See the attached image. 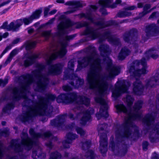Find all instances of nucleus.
I'll return each mask as SVG.
<instances>
[{"instance_id":"nucleus-11","label":"nucleus","mask_w":159,"mask_h":159,"mask_svg":"<svg viewBox=\"0 0 159 159\" xmlns=\"http://www.w3.org/2000/svg\"><path fill=\"white\" fill-rule=\"evenodd\" d=\"M130 86L129 82L124 80L118 81L115 84V87L112 90V96L117 98L121 93L125 92L128 87Z\"/></svg>"},{"instance_id":"nucleus-37","label":"nucleus","mask_w":159,"mask_h":159,"mask_svg":"<svg viewBox=\"0 0 159 159\" xmlns=\"http://www.w3.org/2000/svg\"><path fill=\"white\" fill-rule=\"evenodd\" d=\"M85 156L89 159H94V155L93 152L91 150H88L86 152Z\"/></svg>"},{"instance_id":"nucleus-24","label":"nucleus","mask_w":159,"mask_h":159,"mask_svg":"<svg viewBox=\"0 0 159 159\" xmlns=\"http://www.w3.org/2000/svg\"><path fill=\"white\" fill-rule=\"evenodd\" d=\"M10 146L11 148L13 149L16 152H21L23 150L22 146L16 140H12L11 141Z\"/></svg>"},{"instance_id":"nucleus-43","label":"nucleus","mask_w":159,"mask_h":159,"mask_svg":"<svg viewBox=\"0 0 159 159\" xmlns=\"http://www.w3.org/2000/svg\"><path fill=\"white\" fill-rule=\"evenodd\" d=\"M74 61L73 60H71L68 62V68L71 70H73L74 67Z\"/></svg>"},{"instance_id":"nucleus-30","label":"nucleus","mask_w":159,"mask_h":159,"mask_svg":"<svg viewBox=\"0 0 159 159\" xmlns=\"http://www.w3.org/2000/svg\"><path fill=\"white\" fill-rule=\"evenodd\" d=\"M49 159H62V155L57 151L53 152L51 153Z\"/></svg>"},{"instance_id":"nucleus-20","label":"nucleus","mask_w":159,"mask_h":159,"mask_svg":"<svg viewBox=\"0 0 159 159\" xmlns=\"http://www.w3.org/2000/svg\"><path fill=\"white\" fill-rule=\"evenodd\" d=\"M159 80V73L156 74L154 77L146 81V87L150 88L154 87L157 84V82Z\"/></svg>"},{"instance_id":"nucleus-57","label":"nucleus","mask_w":159,"mask_h":159,"mask_svg":"<svg viewBox=\"0 0 159 159\" xmlns=\"http://www.w3.org/2000/svg\"><path fill=\"white\" fill-rule=\"evenodd\" d=\"M46 145L50 149H51L52 148V147L53 146L52 143L50 141H49L48 143H46Z\"/></svg>"},{"instance_id":"nucleus-18","label":"nucleus","mask_w":159,"mask_h":159,"mask_svg":"<svg viewBox=\"0 0 159 159\" xmlns=\"http://www.w3.org/2000/svg\"><path fill=\"white\" fill-rule=\"evenodd\" d=\"M42 12V9L36 10L33 13V14L28 18H24L23 19V22L25 25H28L31 23L34 19L39 18L40 14Z\"/></svg>"},{"instance_id":"nucleus-36","label":"nucleus","mask_w":159,"mask_h":159,"mask_svg":"<svg viewBox=\"0 0 159 159\" xmlns=\"http://www.w3.org/2000/svg\"><path fill=\"white\" fill-rule=\"evenodd\" d=\"M134 101V98L129 95H127L126 96V101L127 105L131 106L133 104Z\"/></svg>"},{"instance_id":"nucleus-35","label":"nucleus","mask_w":159,"mask_h":159,"mask_svg":"<svg viewBox=\"0 0 159 159\" xmlns=\"http://www.w3.org/2000/svg\"><path fill=\"white\" fill-rule=\"evenodd\" d=\"M36 45V42H28L26 43V48L27 50H29L34 48Z\"/></svg>"},{"instance_id":"nucleus-15","label":"nucleus","mask_w":159,"mask_h":159,"mask_svg":"<svg viewBox=\"0 0 159 159\" xmlns=\"http://www.w3.org/2000/svg\"><path fill=\"white\" fill-rule=\"evenodd\" d=\"M66 117V114L57 116L55 119L51 120V125L55 127H62L64 125Z\"/></svg>"},{"instance_id":"nucleus-1","label":"nucleus","mask_w":159,"mask_h":159,"mask_svg":"<svg viewBox=\"0 0 159 159\" xmlns=\"http://www.w3.org/2000/svg\"><path fill=\"white\" fill-rule=\"evenodd\" d=\"M37 66V69L32 71V75L27 74L20 76L18 78L20 86L14 88L12 90L13 100L17 101L23 98L24 100L22 105L25 108L28 107V111L24 114L22 117L24 121L32 120V117L36 116L45 115L49 117L53 116V107L50 105V102L55 100L56 95L48 94L46 95L45 98L38 95V101L34 103L27 98V94L29 92L30 85L35 79L38 80L35 90L39 92L44 91L49 83L48 75L60 74L62 71L63 66L60 63L49 66L47 71L43 65L38 64Z\"/></svg>"},{"instance_id":"nucleus-51","label":"nucleus","mask_w":159,"mask_h":159,"mask_svg":"<svg viewBox=\"0 0 159 159\" xmlns=\"http://www.w3.org/2000/svg\"><path fill=\"white\" fill-rule=\"evenodd\" d=\"M63 89L65 91H69L72 90V88L68 85H66L63 86Z\"/></svg>"},{"instance_id":"nucleus-32","label":"nucleus","mask_w":159,"mask_h":159,"mask_svg":"<svg viewBox=\"0 0 159 159\" xmlns=\"http://www.w3.org/2000/svg\"><path fill=\"white\" fill-rule=\"evenodd\" d=\"M14 107V104L13 103L11 102L8 103L3 108L2 111L4 113H6L8 111L10 110L11 109H13Z\"/></svg>"},{"instance_id":"nucleus-64","label":"nucleus","mask_w":159,"mask_h":159,"mask_svg":"<svg viewBox=\"0 0 159 159\" xmlns=\"http://www.w3.org/2000/svg\"><path fill=\"white\" fill-rule=\"evenodd\" d=\"M10 2V1L8 0L6 2H2V3L1 4H0V7H2V6L5 5H6V4L8 3L9 2Z\"/></svg>"},{"instance_id":"nucleus-38","label":"nucleus","mask_w":159,"mask_h":159,"mask_svg":"<svg viewBox=\"0 0 159 159\" xmlns=\"http://www.w3.org/2000/svg\"><path fill=\"white\" fill-rule=\"evenodd\" d=\"M72 143L69 140H67V139H66L63 141L62 144L64 148H70V144Z\"/></svg>"},{"instance_id":"nucleus-54","label":"nucleus","mask_w":159,"mask_h":159,"mask_svg":"<svg viewBox=\"0 0 159 159\" xmlns=\"http://www.w3.org/2000/svg\"><path fill=\"white\" fill-rule=\"evenodd\" d=\"M147 14L148 13H146V12H144V11H143L142 12H140L138 16V18L139 19L142 18Z\"/></svg>"},{"instance_id":"nucleus-60","label":"nucleus","mask_w":159,"mask_h":159,"mask_svg":"<svg viewBox=\"0 0 159 159\" xmlns=\"http://www.w3.org/2000/svg\"><path fill=\"white\" fill-rule=\"evenodd\" d=\"M152 159H159V155L157 154L154 152L153 155Z\"/></svg>"},{"instance_id":"nucleus-61","label":"nucleus","mask_w":159,"mask_h":159,"mask_svg":"<svg viewBox=\"0 0 159 159\" xmlns=\"http://www.w3.org/2000/svg\"><path fill=\"white\" fill-rule=\"evenodd\" d=\"M2 135L5 136V137L9 135V133L8 131H6L5 130H4L2 131Z\"/></svg>"},{"instance_id":"nucleus-6","label":"nucleus","mask_w":159,"mask_h":159,"mask_svg":"<svg viewBox=\"0 0 159 159\" xmlns=\"http://www.w3.org/2000/svg\"><path fill=\"white\" fill-rule=\"evenodd\" d=\"M95 25L99 27L98 29H95L93 27H89L88 23L84 21L83 22L78 23L75 25L76 28H80L83 27H86V29L85 31V34L89 35L93 39L99 38V42L101 43L105 39H107L109 42L113 37L111 33L109 30H105L101 34L98 30L99 29L104 28L111 26L112 25H117L116 22L115 20H111L105 22L103 19L100 21H98L95 23Z\"/></svg>"},{"instance_id":"nucleus-49","label":"nucleus","mask_w":159,"mask_h":159,"mask_svg":"<svg viewBox=\"0 0 159 159\" xmlns=\"http://www.w3.org/2000/svg\"><path fill=\"white\" fill-rule=\"evenodd\" d=\"M18 52V50L17 49H15L11 52L9 55L13 57L17 54Z\"/></svg>"},{"instance_id":"nucleus-9","label":"nucleus","mask_w":159,"mask_h":159,"mask_svg":"<svg viewBox=\"0 0 159 159\" xmlns=\"http://www.w3.org/2000/svg\"><path fill=\"white\" fill-rule=\"evenodd\" d=\"M154 118L152 114H147L143 119L142 121L144 126L150 130L149 139L151 143L159 141V123L153 125Z\"/></svg>"},{"instance_id":"nucleus-31","label":"nucleus","mask_w":159,"mask_h":159,"mask_svg":"<svg viewBox=\"0 0 159 159\" xmlns=\"http://www.w3.org/2000/svg\"><path fill=\"white\" fill-rule=\"evenodd\" d=\"M66 139L67 140L72 142V141L78 138V135L72 133H69L66 135Z\"/></svg>"},{"instance_id":"nucleus-40","label":"nucleus","mask_w":159,"mask_h":159,"mask_svg":"<svg viewBox=\"0 0 159 159\" xmlns=\"http://www.w3.org/2000/svg\"><path fill=\"white\" fill-rule=\"evenodd\" d=\"M158 17H159V12L157 11L154 12L152 13L149 17L148 19H155Z\"/></svg>"},{"instance_id":"nucleus-45","label":"nucleus","mask_w":159,"mask_h":159,"mask_svg":"<svg viewBox=\"0 0 159 159\" xmlns=\"http://www.w3.org/2000/svg\"><path fill=\"white\" fill-rule=\"evenodd\" d=\"M101 7L99 11L101 12L102 14V15H106L108 14L107 12V11L106 9H105V7L101 6Z\"/></svg>"},{"instance_id":"nucleus-62","label":"nucleus","mask_w":159,"mask_h":159,"mask_svg":"<svg viewBox=\"0 0 159 159\" xmlns=\"http://www.w3.org/2000/svg\"><path fill=\"white\" fill-rule=\"evenodd\" d=\"M75 126V124L74 123H72L68 125V127L70 129H72Z\"/></svg>"},{"instance_id":"nucleus-63","label":"nucleus","mask_w":159,"mask_h":159,"mask_svg":"<svg viewBox=\"0 0 159 159\" xmlns=\"http://www.w3.org/2000/svg\"><path fill=\"white\" fill-rule=\"evenodd\" d=\"M2 85L4 87L8 83V80L7 79H5L4 80H2Z\"/></svg>"},{"instance_id":"nucleus-7","label":"nucleus","mask_w":159,"mask_h":159,"mask_svg":"<svg viewBox=\"0 0 159 159\" xmlns=\"http://www.w3.org/2000/svg\"><path fill=\"white\" fill-rule=\"evenodd\" d=\"M29 133L33 139H31L28 136L27 133L23 132L21 135V143L22 145L26 147L27 150H30L34 145H37L38 143L36 140L35 141L33 139H37L40 138L43 139H48L54 141H57V139L56 137L53 136L50 132H47L43 134L36 133L33 129H30Z\"/></svg>"},{"instance_id":"nucleus-33","label":"nucleus","mask_w":159,"mask_h":159,"mask_svg":"<svg viewBox=\"0 0 159 159\" xmlns=\"http://www.w3.org/2000/svg\"><path fill=\"white\" fill-rule=\"evenodd\" d=\"M7 25V23L6 22L3 23L1 28L3 29H6L8 30H12V27L13 25V22H11L8 25Z\"/></svg>"},{"instance_id":"nucleus-58","label":"nucleus","mask_w":159,"mask_h":159,"mask_svg":"<svg viewBox=\"0 0 159 159\" xmlns=\"http://www.w3.org/2000/svg\"><path fill=\"white\" fill-rule=\"evenodd\" d=\"M68 116L71 120H73L76 119V117L74 116L73 114L71 113H70L68 115Z\"/></svg>"},{"instance_id":"nucleus-27","label":"nucleus","mask_w":159,"mask_h":159,"mask_svg":"<svg viewBox=\"0 0 159 159\" xmlns=\"http://www.w3.org/2000/svg\"><path fill=\"white\" fill-rule=\"evenodd\" d=\"M23 23V19H20L17 20L15 22V24L13 22V25L12 26V31H16L18 30L20 27Z\"/></svg>"},{"instance_id":"nucleus-34","label":"nucleus","mask_w":159,"mask_h":159,"mask_svg":"<svg viewBox=\"0 0 159 159\" xmlns=\"http://www.w3.org/2000/svg\"><path fill=\"white\" fill-rule=\"evenodd\" d=\"M109 42L114 45L120 46L121 45V42L119 39L116 38L112 37V39Z\"/></svg>"},{"instance_id":"nucleus-46","label":"nucleus","mask_w":159,"mask_h":159,"mask_svg":"<svg viewBox=\"0 0 159 159\" xmlns=\"http://www.w3.org/2000/svg\"><path fill=\"white\" fill-rule=\"evenodd\" d=\"M151 7V6L149 4H146L145 5L143 8V11L148 13L150 12V11H148Z\"/></svg>"},{"instance_id":"nucleus-28","label":"nucleus","mask_w":159,"mask_h":159,"mask_svg":"<svg viewBox=\"0 0 159 159\" xmlns=\"http://www.w3.org/2000/svg\"><path fill=\"white\" fill-rule=\"evenodd\" d=\"M132 15V13L130 11H121L119 12L116 16V17H119L122 18L126 16H129Z\"/></svg>"},{"instance_id":"nucleus-50","label":"nucleus","mask_w":159,"mask_h":159,"mask_svg":"<svg viewBox=\"0 0 159 159\" xmlns=\"http://www.w3.org/2000/svg\"><path fill=\"white\" fill-rule=\"evenodd\" d=\"M148 143L147 141H144L143 143V150L146 151L148 149Z\"/></svg>"},{"instance_id":"nucleus-59","label":"nucleus","mask_w":159,"mask_h":159,"mask_svg":"<svg viewBox=\"0 0 159 159\" xmlns=\"http://www.w3.org/2000/svg\"><path fill=\"white\" fill-rule=\"evenodd\" d=\"M50 10L49 8L45 7L44 9V15L45 16H47L48 14V12Z\"/></svg>"},{"instance_id":"nucleus-10","label":"nucleus","mask_w":159,"mask_h":159,"mask_svg":"<svg viewBox=\"0 0 159 159\" xmlns=\"http://www.w3.org/2000/svg\"><path fill=\"white\" fill-rule=\"evenodd\" d=\"M107 125L105 123L99 124L98 126V134L100 135V151L102 153H106L107 151V134L104 133V129L107 128Z\"/></svg>"},{"instance_id":"nucleus-55","label":"nucleus","mask_w":159,"mask_h":159,"mask_svg":"<svg viewBox=\"0 0 159 159\" xmlns=\"http://www.w3.org/2000/svg\"><path fill=\"white\" fill-rule=\"evenodd\" d=\"M12 58L13 57H12L10 56L9 55V57L7 58L6 61L5 62L4 64L6 66L8 64L10 63L11 60L12 59Z\"/></svg>"},{"instance_id":"nucleus-4","label":"nucleus","mask_w":159,"mask_h":159,"mask_svg":"<svg viewBox=\"0 0 159 159\" xmlns=\"http://www.w3.org/2000/svg\"><path fill=\"white\" fill-rule=\"evenodd\" d=\"M142 104V101H138L135 103L133 110L129 111L123 104L116 106V109L118 111L122 112L126 115L124 123L120 128L116 130V133L120 134L121 132L124 137L129 138H133L138 136L139 128L133 124L132 121L140 119L141 114L139 110L141 108Z\"/></svg>"},{"instance_id":"nucleus-48","label":"nucleus","mask_w":159,"mask_h":159,"mask_svg":"<svg viewBox=\"0 0 159 159\" xmlns=\"http://www.w3.org/2000/svg\"><path fill=\"white\" fill-rule=\"evenodd\" d=\"M20 39L19 38H17L16 39H14L13 40L12 43L10 44L9 46H11V47H12L14 44H17L18 43L19 41H20Z\"/></svg>"},{"instance_id":"nucleus-8","label":"nucleus","mask_w":159,"mask_h":159,"mask_svg":"<svg viewBox=\"0 0 159 159\" xmlns=\"http://www.w3.org/2000/svg\"><path fill=\"white\" fill-rule=\"evenodd\" d=\"M141 65L143 66L141 69H136L133 65L131 66L129 69V72L136 79V81L133 84V91L137 95H140L142 93L143 86L141 84V81L136 77H139L141 74H145L147 73L146 69L147 67L144 58L142 59Z\"/></svg>"},{"instance_id":"nucleus-42","label":"nucleus","mask_w":159,"mask_h":159,"mask_svg":"<svg viewBox=\"0 0 159 159\" xmlns=\"http://www.w3.org/2000/svg\"><path fill=\"white\" fill-rule=\"evenodd\" d=\"M38 157H40L41 158H44L46 157V154L44 153H42L41 151V148H39L38 149Z\"/></svg>"},{"instance_id":"nucleus-19","label":"nucleus","mask_w":159,"mask_h":159,"mask_svg":"<svg viewBox=\"0 0 159 159\" xmlns=\"http://www.w3.org/2000/svg\"><path fill=\"white\" fill-rule=\"evenodd\" d=\"M97 9V7L94 6L92 5L91 6V7L89 9V11L87 12L86 14L84 13L79 14L77 15V16L80 19L83 17H84L90 21H92L93 20V19L92 18V15L91 13V12L95 11Z\"/></svg>"},{"instance_id":"nucleus-2","label":"nucleus","mask_w":159,"mask_h":159,"mask_svg":"<svg viewBox=\"0 0 159 159\" xmlns=\"http://www.w3.org/2000/svg\"><path fill=\"white\" fill-rule=\"evenodd\" d=\"M85 52L87 56L78 61V63L82 67L87 66L89 62L93 61L90 65L88 72L87 80L90 89L97 90L99 95L95 98V101L101 105L99 112L96 114L98 120L102 117L107 118L109 115L107 111L108 106L102 95L108 89V81L114 79L120 73V68L112 65V61L107 57L102 61L98 58V54L95 48L89 46L86 48Z\"/></svg>"},{"instance_id":"nucleus-21","label":"nucleus","mask_w":159,"mask_h":159,"mask_svg":"<svg viewBox=\"0 0 159 159\" xmlns=\"http://www.w3.org/2000/svg\"><path fill=\"white\" fill-rule=\"evenodd\" d=\"M99 3L105 7L114 8L116 7L115 2H113V0H101L99 1Z\"/></svg>"},{"instance_id":"nucleus-29","label":"nucleus","mask_w":159,"mask_h":159,"mask_svg":"<svg viewBox=\"0 0 159 159\" xmlns=\"http://www.w3.org/2000/svg\"><path fill=\"white\" fill-rule=\"evenodd\" d=\"M81 148L86 151L89 148L91 145V142L90 140H84L81 143Z\"/></svg>"},{"instance_id":"nucleus-22","label":"nucleus","mask_w":159,"mask_h":159,"mask_svg":"<svg viewBox=\"0 0 159 159\" xmlns=\"http://www.w3.org/2000/svg\"><path fill=\"white\" fill-rule=\"evenodd\" d=\"M131 51L127 47L123 48L120 52L118 56L119 60H122L128 56L129 55Z\"/></svg>"},{"instance_id":"nucleus-44","label":"nucleus","mask_w":159,"mask_h":159,"mask_svg":"<svg viewBox=\"0 0 159 159\" xmlns=\"http://www.w3.org/2000/svg\"><path fill=\"white\" fill-rule=\"evenodd\" d=\"M141 60L140 61L136 60L134 61L133 62V66L136 68V69H138V67L141 64Z\"/></svg>"},{"instance_id":"nucleus-52","label":"nucleus","mask_w":159,"mask_h":159,"mask_svg":"<svg viewBox=\"0 0 159 159\" xmlns=\"http://www.w3.org/2000/svg\"><path fill=\"white\" fill-rule=\"evenodd\" d=\"M11 46H7V47L5 48V49H4V50L2 52V54H1L0 56V58H1L2 57V56H3V55L6 53L9 49H11Z\"/></svg>"},{"instance_id":"nucleus-41","label":"nucleus","mask_w":159,"mask_h":159,"mask_svg":"<svg viewBox=\"0 0 159 159\" xmlns=\"http://www.w3.org/2000/svg\"><path fill=\"white\" fill-rule=\"evenodd\" d=\"M76 130L77 133L80 134L81 136H84L85 134V131L81 128L77 127L76 128Z\"/></svg>"},{"instance_id":"nucleus-3","label":"nucleus","mask_w":159,"mask_h":159,"mask_svg":"<svg viewBox=\"0 0 159 159\" xmlns=\"http://www.w3.org/2000/svg\"><path fill=\"white\" fill-rule=\"evenodd\" d=\"M59 19L61 22L58 26V36L60 39L57 44L52 45L50 49L51 55L46 54L45 59L48 65H50L52 60L55 59L57 57L61 58L66 55L67 52L66 48L67 45V41L72 39L76 35V34L69 36L66 35L67 34L66 29L74 25L75 24L73 22L64 15L61 16Z\"/></svg>"},{"instance_id":"nucleus-47","label":"nucleus","mask_w":159,"mask_h":159,"mask_svg":"<svg viewBox=\"0 0 159 159\" xmlns=\"http://www.w3.org/2000/svg\"><path fill=\"white\" fill-rule=\"evenodd\" d=\"M38 149L33 150L32 152V157L34 159H36V157L37 156L38 157Z\"/></svg>"},{"instance_id":"nucleus-12","label":"nucleus","mask_w":159,"mask_h":159,"mask_svg":"<svg viewBox=\"0 0 159 159\" xmlns=\"http://www.w3.org/2000/svg\"><path fill=\"white\" fill-rule=\"evenodd\" d=\"M138 34L137 30L133 28L126 31L123 34L122 38L125 42L131 43L136 40L138 38Z\"/></svg>"},{"instance_id":"nucleus-26","label":"nucleus","mask_w":159,"mask_h":159,"mask_svg":"<svg viewBox=\"0 0 159 159\" xmlns=\"http://www.w3.org/2000/svg\"><path fill=\"white\" fill-rule=\"evenodd\" d=\"M98 49L100 52L101 55L103 57L106 55V53L110 51L109 46L107 44H101L99 47Z\"/></svg>"},{"instance_id":"nucleus-17","label":"nucleus","mask_w":159,"mask_h":159,"mask_svg":"<svg viewBox=\"0 0 159 159\" xmlns=\"http://www.w3.org/2000/svg\"><path fill=\"white\" fill-rule=\"evenodd\" d=\"M66 5L71 6V8L73 9L66 12L67 14L73 13L78 10V8L82 7V4L79 1H70L65 3Z\"/></svg>"},{"instance_id":"nucleus-5","label":"nucleus","mask_w":159,"mask_h":159,"mask_svg":"<svg viewBox=\"0 0 159 159\" xmlns=\"http://www.w3.org/2000/svg\"><path fill=\"white\" fill-rule=\"evenodd\" d=\"M57 101L58 103L76 102V108L73 110L76 112L77 111V118H79L80 116H82L80 123L83 125L86 124L87 121L90 119L91 115L94 112V109L92 108H90L87 110H84L83 108V105L87 106L89 104V99L84 96L78 97L75 93L61 94L57 98Z\"/></svg>"},{"instance_id":"nucleus-13","label":"nucleus","mask_w":159,"mask_h":159,"mask_svg":"<svg viewBox=\"0 0 159 159\" xmlns=\"http://www.w3.org/2000/svg\"><path fill=\"white\" fill-rule=\"evenodd\" d=\"M146 34H143L142 36L143 39L144 41L148 39L150 36H156L159 33L157 27L154 24L149 25L146 26L145 30Z\"/></svg>"},{"instance_id":"nucleus-39","label":"nucleus","mask_w":159,"mask_h":159,"mask_svg":"<svg viewBox=\"0 0 159 159\" xmlns=\"http://www.w3.org/2000/svg\"><path fill=\"white\" fill-rule=\"evenodd\" d=\"M51 31H43L41 33V35L46 39H48L51 35Z\"/></svg>"},{"instance_id":"nucleus-53","label":"nucleus","mask_w":159,"mask_h":159,"mask_svg":"<svg viewBox=\"0 0 159 159\" xmlns=\"http://www.w3.org/2000/svg\"><path fill=\"white\" fill-rule=\"evenodd\" d=\"M136 8H137L136 7L133 5L127 7L125 8V9L126 10H133Z\"/></svg>"},{"instance_id":"nucleus-56","label":"nucleus","mask_w":159,"mask_h":159,"mask_svg":"<svg viewBox=\"0 0 159 159\" xmlns=\"http://www.w3.org/2000/svg\"><path fill=\"white\" fill-rule=\"evenodd\" d=\"M67 70L66 71H65L64 73V75L63 77V79L64 80H66L67 79H68L69 77V75L67 73Z\"/></svg>"},{"instance_id":"nucleus-25","label":"nucleus","mask_w":159,"mask_h":159,"mask_svg":"<svg viewBox=\"0 0 159 159\" xmlns=\"http://www.w3.org/2000/svg\"><path fill=\"white\" fill-rule=\"evenodd\" d=\"M39 57V55L37 54L33 55L30 56L24 61V66L26 67L31 65L34 62L35 60Z\"/></svg>"},{"instance_id":"nucleus-16","label":"nucleus","mask_w":159,"mask_h":159,"mask_svg":"<svg viewBox=\"0 0 159 159\" xmlns=\"http://www.w3.org/2000/svg\"><path fill=\"white\" fill-rule=\"evenodd\" d=\"M71 77L72 79H75L73 81L69 82L70 84L75 88H78L81 87L84 83L83 79L79 78L76 74H72Z\"/></svg>"},{"instance_id":"nucleus-14","label":"nucleus","mask_w":159,"mask_h":159,"mask_svg":"<svg viewBox=\"0 0 159 159\" xmlns=\"http://www.w3.org/2000/svg\"><path fill=\"white\" fill-rule=\"evenodd\" d=\"M124 141H122L118 143L115 148V144L113 141L112 140L110 143L109 148H111L112 151H115L116 150H118L119 154L120 156H124L127 151V147L126 144H124Z\"/></svg>"},{"instance_id":"nucleus-23","label":"nucleus","mask_w":159,"mask_h":159,"mask_svg":"<svg viewBox=\"0 0 159 159\" xmlns=\"http://www.w3.org/2000/svg\"><path fill=\"white\" fill-rule=\"evenodd\" d=\"M155 50V49L152 48L146 52L145 53L144 57L143 58H144L145 59V61L146 63V61L149 59L150 57H151L154 59H156L158 57V55L154 52Z\"/></svg>"}]
</instances>
